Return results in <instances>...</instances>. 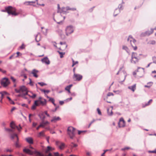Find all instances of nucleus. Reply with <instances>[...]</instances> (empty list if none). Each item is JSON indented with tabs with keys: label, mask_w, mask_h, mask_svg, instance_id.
Returning <instances> with one entry per match:
<instances>
[{
	"label": "nucleus",
	"mask_w": 156,
	"mask_h": 156,
	"mask_svg": "<svg viewBox=\"0 0 156 156\" xmlns=\"http://www.w3.org/2000/svg\"><path fill=\"white\" fill-rule=\"evenodd\" d=\"M19 127L16 126L14 123L13 121H12L10 122V132L12 131L15 132V133L10 134V138L13 140V142H14V145L16 147H19L20 145L18 142V138L17 136V134L16 133L15 131L16 129L20 132L22 127L20 126L19 125Z\"/></svg>",
	"instance_id": "1"
},
{
	"label": "nucleus",
	"mask_w": 156,
	"mask_h": 156,
	"mask_svg": "<svg viewBox=\"0 0 156 156\" xmlns=\"http://www.w3.org/2000/svg\"><path fill=\"white\" fill-rule=\"evenodd\" d=\"M5 11L7 12L9 14H10V6H8L7 7H6L5 8Z\"/></svg>",
	"instance_id": "35"
},
{
	"label": "nucleus",
	"mask_w": 156,
	"mask_h": 156,
	"mask_svg": "<svg viewBox=\"0 0 156 156\" xmlns=\"http://www.w3.org/2000/svg\"><path fill=\"white\" fill-rule=\"evenodd\" d=\"M26 141L30 144L33 143V140L32 138L29 137L26 139Z\"/></svg>",
	"instance_id": "25"
},
{
	"label": "nucleus",
	"mask_w": 156,
	"mask_h": 156,
	"mask_svg": "<svg viewBox=\"0 0 156 156\" xmlns=\"http://www.w3.org/2000/svg\"><path fill=\"white\" fill-rule=\"evenodd\" d=\"M110 108H111V109L110 111V108H108L107 109V112H108V115L110 116L112 115L113 114L112 110L113 109V107L112 106H111L110 107Z\"/></svg>",
	"instance_id": "20"
},
{
	"label": "nucleus",
	"mask_w": 156,
	"mask_h": 156,
	"mask_svg": "<svg viewBox=\"0 0 156 156\" xmlns=\"http://www.w3.org/2000/svg\"><path fill=\"white\" fill-rule=\"evenodd\" d=\"M122 48L123 49L125 50L126 51H127V50H128V48L125 46H123L122 47Z\"/></svg>",
	"instance_id": "59"
},
{
	"label": "nucleus",
	"mask_w": 156,
	"mask_h": 156,
	"mask_svg": "<svg viewBox=\"0 0 156 156\" xmlns=\"http://www.w3.org/2000/svg\"><path fill=\"white\" fill-rule=\"evenodd\" d=\"M148 152L149 153H156V149L154 150L153 151H148Z\"/></svg>",
	"instance_id": "53"
},
{
	"label": "nucleus",
	"mask_w": 156,
	"mask_h": 156,
	"mask_svg": "<svg viewBox=\"0 0 156 156\" xmlns=\"http://www.w3.org/2000/svg\"><path fill=\"white\" fill-rule=\"evenodd\" d=\"M30 148L32 149L33 150H30L29 149L25 148L23 150V152L31 155L34 154L35 156H44L43 154L36 151L32 147H30Z\"/></svg>",
	"instance_id": "2"
},
{
	"label": "nucleus",
	"mask_w": 156,
	"mask_h": 156,
	"mask_svg": "<svg viewBox=\"0 0 156 156\" xmlns=\"http://www.w3.org/2000/svg\"><path fill=\"white\" fill-rule=\"evenodd\" d=\"M73 86L72 84H70L68 86H67L65 88V90L67 91L69 90H70L71 87Z\"/></svg>",
	"instance_id": "31"
},
{
	"label": "nucleus",
	"mask_w": 156,
	"mask_h": 156,
	"mask_svg": "<svg viewBox=\"0 0 156 156\" xmlns=\"http://www.w3.org/2000/svg\"><path fill=\"white\" fill-rule=\"evenodd\" d=\"M129 149H130V148L129 147H125V148H122L121 149V150L123 151H124V150H128Z\"/></svg>",
	"instance_id": "49"
},
{
	"label": "nucleus",
	"mask_w": 156,
	"mask_h": 156,
	"mask_svg": "<svg viewBox=\"0 0 156 156\" xmlns=\"http://www.w3.org/2000/svg\"><path fill=\"white\" fill-rule=\"evenodd\" d=\"M41 61L43 63L48 65L50 64V61L47 57H46L41 59Z\"/></svg>",
	"instance_id": "15"
},
{
	"label": "nucleus",
	"mask_w": 156,
	"mask_h": 156,
	"mask_svg": "<svg viewBox=\"0 0 156 156\" xmlns=\"http://www.w3.org/2000/svg\"><path fill=\"white\" fill-rule=\"evenodd\" d=\"M38 72V71L35 69H34L31 73L32 74H33L34 76L36 78L38 77V76L37 75V73Z\"/></svg>",
	"instance_id": "22"
},
{
	"label": "nucleus",
	"mask_w": 156,
	"mask_h": 156,
	"mask_svg": "<svg viewBox=\"0 0 156 156\" xmlns=\"http://www.w3.org/2000/svg\"><path fill=\"white\" fill-rule=\"evenodd\" d=\"M40 36V34L39 33H38L37 34V35H36V37H35V40H36V42H38V41H39L40 40V38H39V39H37V37H38V36Z\"/></svg>",
	"instance_id": "34"
},
{
	"label": "nucleus",
	"mask_w": 156,
	"mask_h": 156,
	"mask_svg": "<svg viewBox=\"0 0 156 156\" xmlns=\"http://www.w3.org/2000/svg\"><path fill=\"white\" fill-rule=\"evenodd\" d=\"M61 119L59 117L54 116L52 118L51 122H55Z\"/></svg>",
	"instance_id": "18"
},
{
	"label": "nucleus",
	"mask_w": 156,
	"mask_h": 156,
	"mask_svg": "<svg viewBox=\"0 0 156 156\" xmlns=\"http://www.w3.org/2000/svg\"><path fill=\"white\" fill-rule=\"evenodd\" d=\"M24 94H19L18 95V96H19V97H21L25 99H27V97H25V95H24Z\"/></svg>",
	"instance_id": "42"
},
{
	"label": "nucleus",
	"mask_w": 156,
	"mask_h": 156,
	"mask_svg": "<svg viewBox=\"0 0 156 156\" xmlns=\"http://www.w3.org/2000/svg\"><path fill=\"white\" fill-rule=\"evenodd\" d=\"M44 131H42L40 132L37 135L38 137H41V136H44Z\"/></svg>",
	"instance_id": "28"
},
{
	"label": "nucleus",
	"mask_w": 156,
	"mask_h": 156,
	"mask_svg": "<svg viewBox=\"0 0 156 156\" xmlns=\"http://www.w3.org/2000/svg\"><path fill=\"white\" fill-rule=\"evenodd\" d=\"M74 27L71 25L67 26L66 29V34L67 36H69L74 31Z\"/></svg>",
	"instance_id": "5"
},
{
	"label": "nucleus",
	"mask_w": 156,
	"mask_h": 156,
	"mask_svg": "<svg viewBox=\"0 0 156 156\" xmlns=\"http://www.w3.org/2000/svg\"><path fill=\"white\" fill-rule=\"evenodd\" d=\"M54 154L55 156H60L59 153L58 152H55Z\"/></svg>",
	"instance_id": "57"
},
{
	"label": "nucleus",
	"mask_w": 156,
	"mask_h": 156,
	"mask_svg": "<svg viewBox=\"0 0 156 156\" xmlns=\"http://www.w3.org/2000/svg\"><path fill=\"white\" fill-rule=\"evenodd\" d=\"M49 101H51L52 103H54L55 102V100L53 98H50V99L49 100Z\"/></svg>",
	"instance_id": "50"
},
{
	"label": "nucleus",
	"mask_w": 156,
	"mask_h": 156,
	"mask_svg": "<svg viewBox=\"0 0 156 156\" xmlns=\"http://www.w3.org/2000/svg\"><path fill=\"white\" fill-rule=\"evenodd\" d=\"M57 52L59 53V54L60 55V57L61 58H62L63 57V55H65V53L64 52H61L59 51H58Z\"/></svg>",
	"instance_id": "33"
},
{
	"label": "nucleus",
	"mask_w": 156,
	"mask_h": 156,
	"mask_svg": "<svg viewBox=\"0 0 156 156\" xmlns=\"http://www.w3.org/2000/svg\"><path fill=\"white\" fill-rule=\"evenodd\" d=\"M56 144L60 150L63 149L65 147V144L59 141H56Z\"/></svg>",
	"instance_id": "12"
},
{
	"label": "nucleus",
	"mask_w": 156,
	"mask_h": 156,
	"mask_svg": "<svg viewBox=\"0 0 156 156\" xmlns=\"http://www.w3.org/2000/svg\"><path fill=\"white\" fill-rule=\"evenodd\" d=\"M43 125H42L41 123H40V125L37 127L36 128V129L37 130H38L40 128V127H42V126H43Z\"/></svg>",
	"instance_id": "56"
},
{
	"label": "nucleus",
	"mask_w": 156,
	"mask_h": 156,
	"mask_svg": "<svg viewBox=\"0 0 156 156\" xmlns=\"http://www.w3.org/2000/svg\"><path fill=\"white\" fill-rule=\"evenodd\" d=\"M127 41L129 42L132 46H133L135 45V43L136 42V40L131 35L129 36L127 39Z\"/></svg>",
	"instance_id": "10"
},
{
	"label": "nucleus",
	"mask_w": 156,
	"mask_h": 156,
	"mask_svg": "<svg viewBox=\"0 0 156 156\" xmlns=\"http://www.w3.org/2000/svg\"><path fill=\"white\" fill-rule=\"evenodd\" d=\"M44 113L45 114V115L48 116V117H50V115L48 113V112H47V111H45L44 112Z\"/></svg>",
	"instance_id": "58"
},
{
	"label": "nucleus",
	"mask_w": 156,
	"mask_h": 156,
	"mask_svg": "<svg viewBox=\"0 0 156 156\" xmlns=\"http://www.w3.org/2000/svg\"><path fill=\"white\" fill-rule=\"evenodd\" d=\"M83 78L82 75L74 73L73 76V78L75 81H80Z\"/></svg>",
	"instance_id": "9"
},
{
	"label": "nucleus",
	"mask_w": 156,
	"mask_h": 156,
	"mask_svg": "<svg viewBox=\"0 0 156 156\" xmlns=\"http://www.w3.org/2000/svg\"><path fill=\"white\" fill-rule=\"evenodd\" d=\"M52 147L50 146H48L47 147V149L46 150L45 152L46 153H48V152L50 151H51Z\"/></svg>",
	"instance_id": "40"
},
{
	"label": "nucleus",
	"mask_w": 156,
	"mask_h": 156,
	"mask_svg": "<svg viewBox=\"0 0 156 156\" xmlns=\"http://www.w3.org/2000/svg\"><path fill=\"white\" fill-rule=\"evenodd\" d=\"M15 91L17 93L20 94H24V95L28 94V90L27 88L24 86L20 87L19 89H15Z\"/></svg>",
	"instance_id": "4"
},
{
	"label": "nucleus",
	"mask_w": 156,
	"mask_h": 156,
	"mask_svg": "<svg viewBox=\"0 0 156 156\" xmlns=\"http://www.w3.org/2000/svg\"><path fill=\"white\" fill-rule=\"evenodd\" d=\"M35 3V1H31V2H25L24 4L27 5H32L33 3Z\"/></svg>",
	"instance_id": "30"
},
{
	"label": "nucleus",
	"mask_w": 156,
	"mask_h": 156,
	"mask_svg": "<svg viewBox=\"0 0 156 156\" xmlns=\"http://www.w3.org/2000/svg\"><path fill=\"white\" fill-rule=\"evenodd\" d=\"M149 44L152 45H154L156 44V41L154 40H152L150 41Z\"/></svg>",
	"instance_id": "44"
},
{
	"label": "nucleus",
	"mask_w": 156,
	"mask_h": 156,
	"mask_svg": "<svg viewBox=\"0 0 156 156\" xmlns=\"http://www.w3.org/2000/svg\"><path fill=\"white\" fill-rule=\"evenodd\" d=\"M76 129L72 126L68 127L67 133L71 139H73L75 136Z\"/></svg>",
	"instance_id": "3"
},
{
	"label": "nucleus",
	"mask_w": 156,
	"mask_h": 156,
	"mask_svg": "<svg viewBox=\"0 0 156 156\" xmlns=\"http://www.w3.org/2000/svg\"><path fill=\"white\" fill-rule=\"evenodd\" d=\"M42 99H43L41 97H40L39 98V99L37 100L38 101V102H40L41 100Z\"/></svg>",
	"instance_id": "62"
},
{
	"label": "nucleus",
	"mask_w": 156,
	"mask_h": 156,
	"mask_svg": "<svg viewBox=\"0 0 156 156\" xmlns=\"http://www.w3.org/2000/svg\"><path fill=\"white\" fill-rule=\"evenodd\" d=\"M85 132H86V131H80V130H78V134L80 135V134L81 133H83Z\"/></svg>",
	"instance_id": "55"
},
{
	"label": "nucleus",
	"mask_w": 156,
	"mask_h": 156,
	"mask_svg": "<svg viewBox=\"0 0 156 156\" xmlns=\"http://www.w3.org/2000/svg\"><path fill=\"white\" fill-rule=\"evenodd\" d=\"M142 69V74L140 76H139V77H141L143 75V73H144V69L143 68H140V67H139L138 68V69Z\"/></svg>",
	"instance_id": "48"
},
{
	"label": "nucleus",
	"mask_w": 156,
	"mask_h": 156,
	"mask_svg": "<svg viewBox=\"0 0 156 156\" xmlns=\"http://www.w3.org/2000/svg\"><path fill=\"white\" fill-rule=\"evenodd\" d=\"M128 88L131 90L133 92H134L136 89V84H134L132 86H129Z\"/></svg>",
	"instance_id": "19"
},
{
	"label": "nucleus",
	"mask_w": 156,
	"mask_h": 156,
	"mask_svg": "<svg viewBox=\"0 0 156 156\" xmlns=\"http://www.w3.org/2000/svg\"><path fill=\"white\" fill-rule=\"evenodd\" d=\"M10 79L12 80V81L13 83H16L17 82V81L12 77H10Z\"/></svg>",
	"instance_id": "37"
},
{
	"label": "nucleus",
	"mask_w": 156,
	"mask_h": 156,
	"mask_svg": "<svg viewBox=\"0 0 156 156\" xmlns=\"http://www.w3.org/2000/svg\"><path fill=\"white\" fill-rule=\"evenodd\" d=\"M1 85L3 87H6L9 83V80L6 78H3L1 80Z\"/></svg>",
	"instance_id": "11"
},
{
	"label": "nucleus",
	"mask_w": 156,
	"mask_h": 156,
	"mask_svg": "<svg viewBox=\"0 0 156 156\" xmlns=\"http://www.w3.org/2000/svg\"><path fill=\"white\" fill-rule=\"evenodd\" d=\"M71 144H72V145H71V146L72 147H76L77 146V145L76 144H74L73 143H72Z\"/></svg>",
	"instance_id": "54"
},
{
	"label": "nucleus",
	"mask_w": 156,
	"mask_h": 156,
	"mask_svg": "<svg viewBox=\"0 0 156 156\" xmlns=\"http://www.w3.org/2000/svg\"><path fill=\"white\" fill-rule=\"evenodd\" d=\"M40 90L41 91L43 92L44 93V94L47 93L48 94L50 92V91L48 90H45L44 89H41Z\"/></svg>",
	"instance_id": "32"
},
{
	"label": "nucleus",
	"mask_w": 156,
	"mask_h": 156,
	"mask_svg": "<svg viewBox=\"0 0 156 156\" xmlns=\"http://www.w3.org/2000/svg\"><path fill=\"white\" fill-rule=\"evenodd\" d=\"M38 116L41 120V121L44 120V119L45 118V116L44 115V113H42L41 114L39 115Z\"/></svg>",
	"instance_id": "23"
},
{
	"label": "nucleus",
	"mask_w": 156,
	"mask_h": 156,
	"mask_svg": "<svg viewBox=\"0 0 156 156\" xmlns=\"http://www.w3.org/2000/svg\"><path fill=\"white\" fill-rule=\"evenodd\" d=\"M118 9L120 11L122 10L123 9V5L122 4H120L119 5Z\"/></svg>",
	"instance_id": "38"
},
{
	"label": "nucleus",
	"mask_w": 156,
	"mask_h": 156,
	"mask_svg": "<svg viewBox=\"0 0 156 156\" xmlns=\"http://www.w3.org/2000/svg\"><path fill=\"white\" fill-rule=\"evenodd\" d=\"M123 67H124L123 66L121 67L119 69V70L118 71V72L116 73V75H117L120 74L121 75H123L124 76V77L122 81H121V82H122L124 81L126 79V77L127 76L126 72L124 70H123L122 71V70L123 68Z\"/></svg>",
	"instance_id": "7"
},
{
	"label": "nucleus",
	"mask_w": 156,
	"mask_h": 156,
	"mask_svg": "<svg viewBox=\"0 0 156 156\" xmlns=\"http://www.w3.org/2000/svg\"><path fill=\"white\" fill-rule=\"evenodd\" d=\"M72 60L73 62V64L72 65V67L74 66L76 64H77L78 63V62L77 61L75 62L73 59H72Z\"/></svg>",
	"instance_id": "39"
},
{
	"label": "nucleus",
	"mask_w": 156,
	"mask_h": 156,
	"mask_svg": "<svg viewBox=\"0 0 156 156\" xmlns=\"http://www.w3.org/2000/svg\"><path fill=\"white\" fill-rule=\"evenodd\" d=\"M139 59L138 58L137 54L136 53L133 52L132 54L131 62L132 63L136 64L139 61Z\"/></svg>",
	"instance_id": "6"
},
{
	"label": "nucleus",
	"mask_w": 156,
	"mask_h": 156,
	"mask_svg": "<svg viewBox=\"0 0 156 156\" xmlns=\"http://www.w3.org/2000/svg\"><path fill=\"white\" fill-rule=\"evenodd\" d=\"M97 111L98 112V114L99 115H101V113L100 111V109H99V108H97Z\"/></svg>",
	"instance_id": "47"
},
{
	"label": "nucleus",
	"mask_w": 156,
	"mask_h": 156,
	"mask_svg": "<svg viewBox=\"0 0 156 156\" xmlns=\"http://www.w3.org/2000/svg\"><path fill=\"white\" fill-rule=\"evenodd\" d=\"M118 124L120 127H124L125 126V121L122 118H121L120 119L119 122Z\"/></svg>",
	"instance_id": "16"
},
{
	"label": "nucleus",
	"mask_w": 156,
	"mask_h": 156,
	"mask_svg": "<svg viewBox=\"0 0 156 156\" xmlns=\"http://www.w3.org/2000/svg\"><path fill=\"white\" fill-rule=\"evenodd\" d=\"M120 11L118 9L116 8L115 9L114 12V16H116L120 12Z\"/></svg>",
	"instance_id": "29"
},
{
	"label": "nucleus",
	"mask_w": 156,
	"mask_h": 156,
	"mask_svg": "<svg viewBox=\"0 0 156 156\" xmlns=\"http://www.w3.org/2000/svg\"><path fill=\"white\" fill-rule=\"evenodd\" d=\"M5 130L6 132L7 133H10V129L9 128L5 127Z\"/></svg>",
	"instance_id": "46"
},
{
	"label": "nucleus",
	"mask_w": 156,
	"mask_h": 156,
	"mask_svg": "<svg viewBox=\"0 0 156 156\" xmlns=\"http://www.w3.org/2000/svg\"><path fill=\"white\" fill-rule=\"evenodd\" d=\"M37 83L40 85L41 86L47 85V84L44 83V82H38Z\"/></svg>",
	"instance_id": "41"
},
{
	"label": "nucleus",
	"mask_w": 156,
	"mask_h": 156,
	"mask_svg": "<svg viewBox=\"0 0 156 156\" xmlns=\"http://www.w3.org/2000/svg\"><path fill=\"white\" fill-rule=\"evenodd\" d=\"M41 124L43 125L42 127L44 128L45 126L49 124V122L48 121H44V120L41 121Z\"/></svg>",
	"instance_id": "24"
},
{
	"label": "nucleus",
	"mask_w": 156,
	"mask_h": 156,
	"mask_svg": "<svg viewBox=\"0 0 156 156\" xmlns=\"http://www.w3.org/2000/svg\"><path fill=\"white\" fill-rule=\"evenodd\" d=\"M72 98L70 97L69 98H68L64 101H65L68 102L72 100Z\"/></svg>",
	"instance_id": "51"
},
{
	"label": "nucleus",
	"mask_w": 156,
	"mask_h": 156,
	"mask_svg": "<svg viewBox=\"0 0 156 156\" xmlns=\"http://www.w3.org/2000/svg\"><path fill=\"white\" fill-rule=\"evenodd\" d=\"M60 44L62 45L65 48H66L67 46V45L65 42L62 43V42H60Z\"/></svg>",
	"instance_id": "43"
},
{
	"label": "nucleus",
	"mask_w": 156,
	"mask_h": 156,
	"mask_svg": "<svg viewBox=\"0 0 156 156\" xmlns=\"http://www.w3.org/2000/svg\"><path fill=\"white\" fill-rule=\"evenodd\" d=\"M67 7H63L61 9L59 10L58 11V12H59L60 13H65L67 12Z\"/></svg>",
	"instance_id": "17"
},
{
	"label": "nucleus",
	"mask_w": 156,
	"mask_h": 156,
	"mask_svg": "<svg viewBox=\"0 0 156 156\" xmlns=\"http://www.w3.org/2000/svg\"><path fill=\"white\" fill-rule=\"evenodd\" d=\"M39 105V104L38 103V101H35L34 104L31 107V109L34 110L36 108V107Z\"/></svg>",
	"instance_id": "21"
},
{
	"label": "nucleus",
	"mask_w": 156,
	"mask_h": 156,
	"mask_svg": "<svg viewBox=\"0 0 156 156\" xmlns=\"http://www.w3.org/2000/svg\"><path fill=\"white\" fill-rule=\"evenodd\" d=\"M25 48V45L23 44L21 46H20V48L21 49H24Z\"/></svg>",
	"instance_id": "52"
},
{
	"label": "nucleus",
	"mask_w": 156,
	"mask_h": 156,
	"mask_svg": "<svg viewBox=\"0 0 156 156\" xmlns=\"http://www.w3.org/2000/svg\"><path fill=\"white\" fill-rule=\"evenodd\" d=\"M19 13H20L17 11L15 8L10 6V15L13 16H16L18 15Z\"/></svg>",
	"instance_id": "8"
},
{
	"label": "nucleus",
	"mask_w": 156,
	"mask_h": 156,
	"mask_svg": "<svg viewBox=\"0 0 156 156\" xmlns=\"http://www.w3.org/2000/svg\"><path fill=\"white\" fill-rule=\"evenodd\" d=\"M152 99H150L147 102L145 103L144 105V104H143L142 107L144 108L146 106L149 105L150 104V103L152 102Z\"/></svg>",
	"instance_id": "27"
},
{
	"label": "nucleus",
	"mask_w": 156,
	"mask_h": 156,
	"mask_svg": "<svg viewBox=\"0 0 156 156\" xmlns=\"http://www.w3.org/2000/svg\"><path fill=\"white\" fill-rule=\"evenodd\" d=\"M67 10H71L72 11H74L76 10V9L74 8H70L69 7H67Z\"/></svg>",
	"instance_id": "45"
},
{
	"label": "nucleus",
	"mask_w": 156,
	"mask_h": 156,
	"mask_svg": "<svg viewBox=\"0 0 156 156\" xmlns=\"http://www.w3.org/2000/svg\"><path fill=\"white\" fill-rule=\"evenodd\" d=\"M59 103L60 105H62L64 103V101H60Z\"/></svg>",
	"instance_id": "64"
},
{
	"label": "nucleus",
	"mask_w": 156,
	"mask_h": 156,
	"mask_svg": "<svg viewBox=\"0 0 156 156\" xmlns=\"http://www.w3.org/2000/svg\"><path fill=\"white\" fill-rule=\"evenodd\" d=\"M31 94H32V96H31L29 94H28L27 95H28L30 98H31L33 99H34L36 97V94H33L32 93H31Z\"/></svg>",
	"instance_id": "36"
},
{
	"label": "nucleus",
	"mask_w": 156,
	"mask_h": 156,
	"mask_svg": "<svg viewBox=\"0 0 156 156\" xmlns=\"http://www.w3.org/2000/svg\"><path fill=\"white\" fill-rule=\"evenodd\" d=\"M133 48V49L135 50H136L137 49V47L136 46V45H134L133 46H132Z\"/></svg>",
	"instance_id": "63"
},
{
	"label": "nucleus",
	"mask_w": 156,
	"mask_h": 156,
	"mask_svg": "<svg viewBox=\"0 0 156 156\" xmlns=\"http://www.w3.org/2000/svg\"><path fill=\"white\" fill-rule=\"evenodd\" d=\"M38 103L39 104V105L40 104H41L43 105H44L46 104V100L45 99H42L38 102Z\"/></svg>",
	"instance_id": "26"
},
{
	"label": "nucleus",
	"mask_w": 156,
	"mask_h": 156,
	"mask_svg": "<svg viewBox=\"0 0 156 156\" xmlns=\"http://www.w3.org/2000/svg\"><path fill=\"white\" fill-rule=\"evenodd\" d=\"M0 94L1 95V98H6L8 99L9 101H10V97L8 96L9 94L5 91L0 92Z\"/></svg>",
	"instance_id": "14"
},
{
	"label": "nucleus",
	"mask_w": 156,
	"mask_h": 156,
	"mask_svg": "<svg viewBox=\"0 0 156 156\" xmlns=\"http://www.w3.org/2000/svg\"><path fill=\"white\" fill-rule=\"evenodd\" d=\"M58 107H59L58 106H56L55 108V109L54 110H52V111L53 112H55L56 111V110H57V109H58Z\"/></svg>",
	"instance_id": "61"
},
{
	"label": "nucleus",
	"mask_w": 156,
	"mask_h": 156,
	"mask_svg": "<svg viewBox=\"0 0 156 156\" xmlns=\"http://www.w3.org/2000/svg\"><path fill=\"white\" fill-rule=\"evenodd\" d=\"M154 30L153 29H151L150 31H147L145 33H143L141 34V36L143 37L147 35L149 36L153 32Z\"/></svg>",
	"instance_id": "13"
},
{
	"label": "nucleus",
	"mask_w": 156,
	"mask_h": 156,
	"mask_svg": "<svg viewBox=\"0 0 156 156\" xmlns=\"http://www.w3.org/2000/svg\"><path fill=\"white\" fill-rule=\"evenodd\" d=\"M113 94L112 93H111V92H109V93H108L107 94V96H113Z\"/></svg>",
	"instance_id": "60"
}]
</instances>
